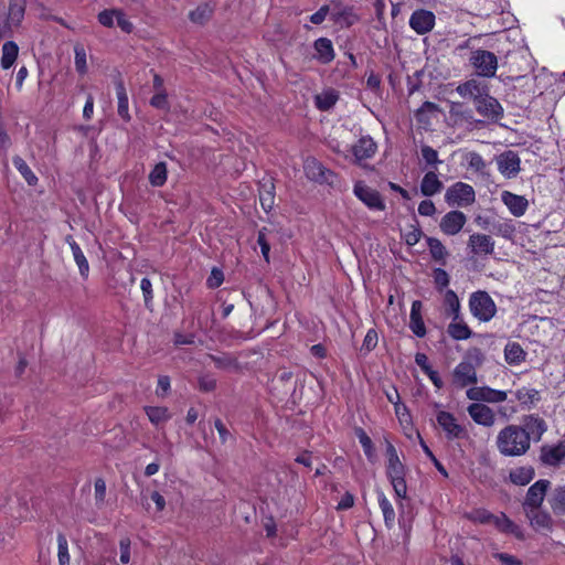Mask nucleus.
Masks as SVG:
<instances>
[{
	"instance_id": "1",
	"label": "nucleus",
	"mask_w": 565,
	"mask_h": 565,
	"mask_svg": "<svg viewBox=\"0 0 565 565\" xmlns=\"http://www.w3.org/2000/svg\"><path fill=\"white\" fill-rule=\"evenodd\" d=\"M456 92L463 98L473 100L476 110L482 117L499 121L503 117V108L497 98L489 94L487 84L469 79L457 86Z\"/></svg>"
},
{
	"instance_id": "2",
	"label": "nucleus",
	"mask_w": 565,
	"mask_h": 565,
	"mask_svg": "<svg viewBox=\"0 0 565 565\" xmlns=\"http://www.w3.org/2000/svg\"><path fill=\"white\" fill-rule=\"evenodd\" d=\"M497 446L504 456H521L530 448V435L524 428L510 425L499 433Z\"/></svg>"
},
{
	"instance_id": "3",
	"label": "nucleus",
	"mask_w": 565,
	"mask_h": 565,
	"mask_svg": "<svg viewBox=\"0 0 565 565\" xmlns=\"http://www.w3.org/2000/svg\"><path fill=\"white\" fill-rule=\"evenodd\" d=\"M468 306L472 317L480 322H489L497 313L494 300L483 290L472 292L469 297Z\"/></svg>"
},
{
	"instance_id": "4",
	"label": "nucleus",
	"mask_w": 565,
	"mask_h": 565,
	"mask_svg": "<svg viewBox=\"0 0 565 565\" xmlns=\"http://www.w3.org/2000/svg\"><path fill=\"white\" fill-rule=\"evenodd\" d=\"M25 7V0H9L7 17L3 20L0 19V39L12 36V28L20 26L24 18Z\"/></svg>"
},
{
	"instance_id": "5",
	"label": "nucleus",
	"mask_w": 565,
	"mask_h": 565,
	"mask_svg": "<svg viewBox=\"0 0 565 565\" xmlns=\"http://www.w3.org/2000/svg\"><path fill=\"white\" fill-rule=\"evenodd\" d=\"M405 475V466L402 463L399 458L387 460L386 476L394 489L397 499H405L407 495Z\"/></svg>"
},
{
	"instance_id": "6",
	"label": "nucleus",
	"mask_w": 565,
	"mask_h": 565,
	"mask_svg": "<svg viewBox=\"0 0 565 565\" xmlns=\"http://www.w3.org/2000/svg\"><path fill=\"white\" fill-rule=\"evenodd\" d=\"M470 63L479 76L493 77L495 75L498 58L493 52L476 50L471 53Z\"/></svg>"
},
{
	"instance_id": "7",
	"label": "nucleus",
	"mask_w": 565,
	"mask_h": 565,
	"mask_svg": "<svg viewBox=\"0 0 565 565\" xmlns=\"http://www.w3.org/2000/svg\"><path fill=\"white\" fill-rule=\"evenodd\" d=\"M438 425L444 430L446 438L449 440L463 439L467 437V429L461 425L454 414L440 411L436 416Z\"/></svg>"
},
{
	"instance_id": "8",
	"label": "nucleus",
	"mask_w": 565,
	"mask_h": 565,
	"mask_svg": "<svg viewBox=\"0 0 565 565\" xmlns=\"http://www.w3.org/2000/svg\"><path fill=\"white\" fill-rule=\"evenodd\" d=\"M478 375L476 366L470 361H461L452 371V384L457 388H465L467 386H476Z\"/></svg>"
},
{
	"instance_id": "9",
	"label": "nucleus",
	"mask_w": 565,
	"mask_h": 565,
	"mask_svg": "<svg viewBox=\"0 0 565 565\" xmlns=\"http://www.w3.org/2000/svg\"><path fill=\"white\" fill-rule=\"evenodd\" d=\"M466 396L470 401L497 404L507 401L508 392L490 386H472L467 390Z\"/></svg>"
},
{
	"instance_id": "10",
	"label": "nucleus",
	"mask_w": 565,
	"mask_h": 565,
	"mask_svg": "<svg viewBox=\"0 0 565 565\" xmlns=\"http://www.w3.org/2000/svg\"><path fill=\"white\" fill-rule=\"evenodd\" d=\"M446 201L452 206H467L475 202V191L469 184L458 182L446 192Z\"/></svg>"
},
{
	"instance_id": "11",
	"label": "nucleus",
	"mask_w": 565,
	"mask_h": 565,
	"mask_svg": "<svg viewBox=\"0 0 565 565\" xmlns=\"http://www.w3.org/2000/svg\"><path fill=\"white\" fill-rule=\"evenodd\" d=\"M353 192L370 210L383 211L385 209L381 194L376 190L366 186L362 181L355 183Z\"/></svg>"
},
{
	"instance_id": "12",
	"label": "nucleus",
	"mask_w": 565,
	"mask_h": 565,
	"mask_svg": "<svg viewBox=\"0 0 565 565\" xmlns=\"http://www.w3.org/2000/svg\"><path fill=\"white\" fill-rule=\"evenodd\" d=\"M436 17L431 11L425 9L415 10L409 18V26L417 34L424 35L435 26Z\"/></svg>"
},
{
	"instance_id": "13",
	"label": "nucleus",
	"mask_w": 565,
	"mask_h": 565,
	"mask_svg": "<svg viewBox=\"0 0 565 565\" xmlns=\"http://www.w3.org/2000/svg\"><path fill=\"white\" fill-rule=\"evenodd\" d=\"M467 412L472 420L481 426L491 427L495 423L494 412L482 403H472L467 407Z\"/></svg>"
},
{
	"instance_id": "14",
	"label": "nucleus",
	"mask_w": 565,
	"mask_h": 565,
	"mask_svg": "<svg viewBox=\"0 0 565 565\" xmlns=\"http://www.w3.org/2000/svg\"><path fill=\"white\" fill-rule=\"evenodd\" d=\"M550 487V481L541 479L533 483L526 493V498L524 501V508L527 510L539 509L543 503L546 491Z\"/></svg>"
},
{
	"instance_id": "15",
	"label": "nucleus",
	"mask_w": 565,
	"mask_h": 565,
	"mask_svg": "<svg viewBox=\"0 0 565 565\" xmlns=\"http://www.w3.org/2000/svg\"><path fill=\"white\" fill-rule=\"evenodd\" d=\"M467 222L466 215L460 211L446 213L440 221V230L447 235L458 234Z\"/></svg>"
},
{
	"instance_id": "16",
	"label": "nucleus",
	"mask_w": 565,
	"mask_h": 565,
	"mask_svg": "<svg viewBox=\"0 0 565 565\" xmlns=\"http://www.w3.org/2000/svg\"><path fill=\"white\" fill-rule=\"evenodd\" d=\"M498 170L502 174H514L520 171V158L516 152L507 150L495 157Z\"/></svg>"
},
{
	"instance_id": "17",
	"label": "nucleus",
	"mask_w": 565,
	"mask_h": 565,
	"mask_svg": "<svg viewBox=\"0 0 565 565\" xmlns=\"http://www.w3.org/2000/svg\"><path fill=\"white\" fill-rule=\"evenodd\" d=\"M491 524L501 533L511 534L519 540L524 539L522 529L510 520L503 512L494 514Z\"/></svg>"
},
{
	"instance_id": "18",
	"label": "nucleus",
	"mask_w": 565,
	"mask_h": 565,
	"mask_svg": "<svg viewBox=\"0 0 565 565\" xmlns=\"http://www.w3.org/2000/svg\"><path fill=\"white\" fill-rule=\"evenodd\" d=\"M501 200L510 213L516 217L524 215L529 206V202L524 196L513 194L509 191L501 193Z\"/></svg>"
},
{
	"instance_id": "19",
	"label": "nucleus",
	"mask_w": 565,
	"mask_h": 565,
	"mask_svg": "<svg viewBox=\"0 0 565 565\" xmlns=\"http://www.w3.org/2000/svg\"><path fill=\"white\" fill-rule=\"evenodd\" d=\"M422 301L414 300L409 313V329L418 338H424L426 335V327L422 316Z\"/></svg>"
},
{
	"instance_id": "20",
	"label": "nucleus",
	"mask_w": 565,
	"mask_h": 565,
	"mask_svg": "<svg viewBox=\"0 0 565 565\" xmlns=\"http://www.w3.org/2000/svg\"><path fill=\"white\" fill-rule=\"evenodd\" d=\"M469 247L473 254H492L494 250V242L491 236L486 234H472L469 237Z\"/></svg>"
},
{
	"instance_id": "21",
	"label": "nucleus",
	"mask_w": 565,
	"mask_h": 565,
	"mask_svg": "<svg viewBox=\"0 0 565 565\" xmlns=\"http://www.w3.org/2000/svg\"><path fill=\"white\" fill-rule=\"evenodd\" d=\"M313 47L316 51L315 57L321 64H328L334 58L333 44L328 38H319L315 41Z\"/></svg>"
},
{
	"instance_id": "22",
	"label": "nucleus",
	"mask_w": 565,
	"mask_h": 565,
	"mask_svg": "<svg viewBox=\"0 0 565 565\" xmlns=\"http://www.w3.org/2000/svg\"><path fill=\"white\" fill-rule=\"evenodd\" d=\"M447 332L454 340L457 341L467 340L472 335V331L465 322L462 315L458 316L457 319H455V317L451 318V322L448 324Z\"/></svg>"
},
{
	"instance_id": "23",
	"label": "nucleus",
	"mask_w": 565,
	"mask_h": 565,
	"mask_svg": "<svg viewBox=\"0 0 565 565\" xmlns=\"http://www.w3.org/2000/svg\"><path fill=\"white\" fill-rule=\"evenodd\" d=\"M420 156L425 163V168L428 170L424 177H437V167L443 163V161L438 159V152L431 147L423 145L420 147Z\"/></svg>"
},
{
	"instance_id": "24",
	"label": "nucleus",
	"mask_w": 565,
	"mask_h": 565,
	"mask_svg": "<svg viewBox=\"0 0 565 565\" xmlns=\"http://www.w3.org/2000/svg\"><path fill=\"white\" fill-rule=\"evenodd\" d=\"M65 242L68 244L73 258L78 267L79 274L82 277L86 278L89 273V265L88 262L79 247V245L74 241V238L71 235H67L65 237Z\"/></svg>"
},
{
	"instance_id": "25",
	"label": "nucleus",
	"mask_w": 565,
	"mask_h": 565,
	"mask_svg": "<svg viewBox=\"0 0 565 565\" xmlns=\"http://www.w3.org/2000/svg\"><path fill=\"white\" fill-rule=\"evenodd\" d=\"M565 458V445L559 443L554 446L543 447L541 459L548 466H557Z\"/></svg>"
},
{
	"instance_id": "26",
	"label": "nucleus",
	"mask_w": 565,
	"mask_h": 565,
	"mask_svg": "<svg viewBox=\"0 0 565 565\" xmlns=\"http://www.w3.org/2000/svg\"><path fill=\"white\" fill-rule=\"evenodd\" d=\"M215 7L210 2L199 4L194 10L189 12V20L199 25H204L213 17Z\"/></svg>"
},
{
	"instance_id": "27",
	"label": "nucleus",
	"mask_w": 565,
	"mask_h": 565,
	"mask_svg": "<svg viewBox=\"0 0 565 565\" xmlns=\"http://www.w3.org/2000/svg\"><path fill=\"white\" fill-rule=\"evenodd\" d=\"M375 151L376 143L369 136L360 138L359 141L352 147L353 156L358 160L371 158Z\"/></svg>"
},
{
	"instance_id": "28",
	"label": "nucleus",
	"mask_w": 565,
	"mask_h": 565,
	"mask_svg": "<svg viewBox=\"0 0 565 565\" xmlns=\"http://www.w3.org/2000/svg\"><path fill=\"white\" fill-rule=\"evenodd\" d=\"M526 515L530 520L531 525L536 530H551L552 527V518L551 515L539 509H531L526 511Z\"/></svg>"
},
{
	"instance_id": "29",
	"label": "nucleus",
	"mask_w": 565,
	"mask_h": 565,
	"mask_svg": "<svg viewBox=\"0 0 565 565\" xmlns=\"http://www.w3.org/2000/svg\"><path fill=\"white\" fill-rule=\"evenodd\" d=\"M116 94L118 98V115L126 121L130 120L128 110V95L124 85V81L120 76L115 79Z\"/></svg>"
},
{
	"instance_id": "30",
	"label": "nucleus",
	"mask_w": 565,
	"mask_h": 565,
	"mask_svg": "<svg viewBox=\"0 0 565 565\" xmlns=\"http://www.w3.org/2000/svg\"><path fill=\"white\" fill-rule=\"evenodd\" d=\"M514 396L524 408H531L541 398L540 392L537 390L525 386L516 390L514 392Z\"/></svg>"
},
{
	"instance_id": "31",
	"label": "nucleus",
	"mask_w": 565,
	"mask_h": 565,
	"mask_svg": "<svg viewBox=\"0 0 565 565\" xmlns=\"http://www.w3.org/2000/svg\"><path fill=\"white\" fill-rule=\"evenodd\" d=\"M525 351L518 342H509L504 348V359L510 365H519L525 360Z\"/></svg>"
},
{
	"instance_id": "32",
	"label": "nucleus",
	"mask_w": 565,
	"mask_h": 565,
	"mask_svg": "<svg viewBox=\"0 0 565 565\" xmlns=\"http://www.w3.org/2000/svg\"><path fill=\"white\" fill-rule=\"evenodd\" d=\"M444 306L449 317L457 319L461 315L460 300L452 289L444 291Z\"/></svg>"
},
{
	"instance_id": "33",
	"label": "nucleus",
	"mask_w": 565,
	"mask_h": 565,
	"mask_svg": "<svg viewBox=\"0 0 565 565\" xmlns=\"http://www.w3.org/2000/svg\"><path fill=\"white\" fill-rule=\"evenodd\" d=\"M377 501L382 511L386 527L392 529L395 523V510L383 491H377Z\"/></svg>"
},
{
	"instance_id": "34",
	"label": "nucleus",
	"mask_w": 565,
	"mask_h": 565,
	"mask_svg": "<svg viewBox=\"0 0 565 565\" xmlns=\"http://www.w3.org/2000/svg\"><path fill=\"white\" fill-rule=\"evenodd\" d=\"M339 99V93L334 89H327L316 95L315 102L319 110H330Z\"/></svg>"
},
{
	"instance_id": "35",
	"label": "nucleus",
	"mask_w": 565,
	"mask_h": 565,
	"mask_svg": "<svg viewBox=\"0 0 565 565\" xmlns=\"http://www.w3.org/2000/svg\"><path fill=\"white\" fill-rule=\"evenodd\" d=\"M534 469L531 466L518 467L510 472V480L518 486H525L534 478Z\"/></svg>"
},
{
	"instance_id": "36",
	"label": "nucleus",
	"mask_w": 565,
	"mask_h": 565,
	"mask_svg": "<svg viewBox=\"0 0 565 565\" xmlns=\"http://www.w3.org/2000/svg\"><path fill=\"white\" fill-rule=\"evenodd\" d=\"M18 53H19L18 44L13 41H7L2 45L1 66L4 70L10 68L14 64V62L18 57Z\"/></svg>"
},
{
	"instance_id": "37",
	"label": "nucleus",
	"mask_w": 565,
	"mask_h": 565,
	"mask_svg": "<svg viewBox=\"0 0 565 565\" xmlns=\"http://www.w3.org/2000/svg\"><path fill=\"white\" fill-rule=\"evenodd\" d=\"M145 412L151 424L156 426L163 424L171 418L169 409L163 406H146Z\"/></svg>"
},
{
	"instance_id": "38",
	"label": "nucleus",
	"mask_w": 565,
	"mask_h": 565,
	"mask_svg": "<svg viewBox=\"0 0 565 565\" xmlns=\"http://www.w3.org/2000/svg\"><path fill=\"white\" fill-rule=\"evenodd\" d=\"M465 163L468 169H470L473 173H478L481 175L489 174L486 171L487 163L482 159V157L477 152H468L463 157Z\"/></svg>"
},
{
	"instance_id": "39",
	"label": "nucleus",
	"mask_w": 565,
	"mask_h": 565,
	"mask_svg": "<svg viewBox=\"0 0 565 565\" xmlns=\"http://www.w3.org/2000/svg\"><path fill=\"white\" fill-rule=\"evenodd\" d=\"M555 514H565V486L557 487L548 499Z\"/></svg>"
},
{
	"instance_id": "40",
	"label": "nucleus",
	"mask_w": 565,
	"mask_h": 565,
	"mask_svg": "<svg viewBox=\"0 0 565 565\" xmlns=\"http://www.w3.org/2000/svg\"><path fill=\"white\" fill-rule=\"evenodd\" d=\"M493 515V513L483 508H477L463 514L467 520L476 524H491Z\"/></svg>"
},
{
	"instance_id": "41",
	"label": "nucleus",
	"mask_w": 565,
	"mask_h": 565,
	"mask_svg": "<svg viewBox=\"0 0 565 565\" xmlns=\"http://www.w3.org/2000/svg\"><path fill=\"white\" fill-rule=\"evenodd\" d=\"M210 359L214 362L215 366L220 370H237L238 361L235 356L223 353L221 355H210Z\"/></svg>"
},
{
	"instance_id": "42",
	"label": "nucleus",
	"mask_w": 565,
	"mask_h": 565,
	"mask_svg": "<svg viewBox=\"0 0 565 565\" xmlns=\"http://www.w3.org/2000/svg\"><path fill=\"white\" fill-rule=\"evenodd\" d=\"M356 437L363 448L364 455L366 456L367 460L373 462L376 458L375 456V449L372 443V439L369 437V435L362 429L358 428L355 430Z\"/></svg>"
},
{
	"instance_id": "43",
	"label": "nucleus",
	"mask_w": 565,
	"mask_h": 565,
	"mask_svg": "<svg viewBox=\"0 0 565 565\" xmlns=\"http://www.w3.org/2000/svg\"><path fill=\"white\" fill-rule=\"evenodd\" d=\"M394 411L399 425L402 426L405 434H407L408 430L413 429V420L407 406L404 404L396 405Z\"/></svg>"
},
{
	"instance_id": "44",
	"label": "nucleus",
	"mask_w": 565,
	"mask_h": 565,
	"mask_svg": "<svg viewBox=\"0 0 565 565\" xmlns=\"http://www.w3.org/2000/svg\"><path fill=\"white\" fill-rule=\"evenodd\" d=\"M270 180L271 179H268V181H270ZM263 188H265L266 190L260 192V195H259L260 205L265 212H269L274 206V200H275L274 192H273L274 184L271 182H269V184L264 183Z\"/></svg>"
},
{
	"instance_id": "45",
	"label": "nucleus",
	"mask_w": 565,
	"mask_h": 565,
	"mask_svg": "<svg viewBox=\"0 0 565 565\" xmlns=\"http://www.w3.org/2000/svg\"><path fill=\"white\" fill-rule=\"evenodd\" d=\"M57 557L60 565H70L68 543L64 534L57 535Z\"/></svg>"
},
{
	"instance_id": "46",
	"label": "nucleus",
	"mask_w": 565,
	"mask_h": 565,
	"mask_svg": "<svg viewBox=\"0 0 565 565\" xmlns=\"http://www.w3.org/2000/svg\"><path fill=\"white\" fill-rule=\"evenodd\" d=\"M429 252L435 260H444L447 256V250L443 243L434 237H429L427 241Z\"/></svg>"
},
{
	"instance_id": "47",
	"label": "nucleus",
	"mask_w": 565,
	"mask_h": 565,
	"mask_svg": "<svg viewBox=\"0 0 565 565\" xmlns=\"http://www.w3.org/2000/svg\"><path fill=\"white\" fill-rule=\"evenodd\" d=\"M443 189L439 179H423L420 191L423 195L430 196L438 193Z\"/></svg>"
},
{
	"instance_id": "48",
	"label": "nucleus",
	"mask_w": 565,
	"mask_h": 565,
	"mask_svg": "<svg viewBox=\"0 0 565 565\" xmlns=\"http://www.w3.org/2000/svg\"><path fill=\"white\" fill-rule=\"evenodd\" d=\"M118 9H105L98 13V22L106 28H113L116 22Z\"/></svg>"
},
{
	"instance_id": "49",
	"label": "nucleus",
	"mask_w": 565,
	"mask_h": 565,
	"mask_svg": "<svg viewBox=\"0 0 565 565\" xmlns=\"http://www.w3.org/2000/svg\"><path fill=\"white\" fill-rule=\"evenodd\" d=\"M94 497L98 508L103 507L106 499V482L103 478H97L94 483Z\"/></svg>"
},
{
	"instance_id": "50",
	"label": "nucleus",
	"mask_w": 565,
	"mask_h": 565,
	"mask_svg": "<svg viewBox=\"0 0 565 565\" xmlns=\"http://www.w3.org/2000/svg\"><path fill=\"white\" fill-rule=\"evenodd\" d=\"M74 51H75V68L79 74L84 75L87 73L85 49L81 45H76Z\"/></svg>"
},
{
	"instance_id": "51",
	"label": "nucleus",
	"mask_w": 565,
	"mask_h": 565,
	"mask_svg": "<svg viewBox=\"0 0 565 565\" xmlns=\"http://www.w3.org/2000/svg\"><path fill=\"white\" fill-rule=\"evenodd\" d=\"M267 228L263 227L258 231L257 234V244L260 247L262 255L266 263H269V253H270V245L266 237Z\"/></svg>"
},
{
	"instance_id": "52",
	"label": "nucleus",
	"mask_w": 565,
	"mask_h": 565,
	"mask_svg": "<svg viewBox=\"0 0 565 565\" xmlns=\"http://www.w3.org/2000/svg\"><path fill=\"white\" fill-rule=\"evenodd\" d=\"M150 105L153 108L168 111L170 109V104L168 100L167 92L156 93L150 99Z\"/></svg>"
},
{
	"instance_id": "53",
	"label": "nucleus",
	"mask_w": 565,
	"mask_h": 565,
	"mask_svg": "<svg viewBox=\"0 0 565 565\" xmlns=\"http://www.w3.org/2000/svg\"><path fill=\"white\" fill-rule=\"evenodd\" d=\"M379 337L375 329H369L361 347V350L370 352L377 345Z\"/></svg>"
},
{
	"instance_id": "54",
	"label": "nucleus",
	"mask_w": 565,
	"mask_h": 565,
	"mask_svg": "<svg viewBox=\"0 0 565 565\" xmlns=\"http://www.w3.org/2000/svg\"><path fill=\"white\" fill-rule=\"evenodd\" d=\"M434 282L439 291H443L449 285V276L443 268L434 270Z\"/></svg>"
},
{
	"instance_id": "55",
	"label": "nucleus",
	"mask_w": 565,
	"mask_h": 565,
	"mask_svg": "<svg viewBox=\"0 0 565 565\" xmlns=\"http://www.w3.org/2000/svg\"><path fill=\"white\" fill-rule=\"evenodd\" d=\"M224 281L223 271L218 268H213L211 274L206 280V285L209 288L214 289L220 287Z\"/></svg>"
},
{
	"instance_id": "56",
	"label": "nucleus",
	"mask_w": 565,
	"mask_h": 565,
	"mask_svg": "<svg viewBox=\"0 0 565 565\" xmlns=\"http://www.w3.org/2000/svg\"><path fill=\"white\" fill-rule=\"evenodd\" d=\"M199 388L202 392H212L216 388V380L209 374L199 377Z\"/></svg>"
},
{
	"instance_id": "57",
	"label": "nucleus",
	"mask_w": 565,
	"mask_h": 565,
	"mask_svg": "<svg viewBox=\"0 0 565 565\" xmlns=\"http://www.w3.org/2000/svg\"><path fill=\"white\" fill-rule=\"evenodd\" d=\"M130 545L131 542L129 539H121L119 542V550H120V563L126 565L130 562Z\"/></svg>"
},
{
	"instance_id": "58",
	"label": "nucleus",
	"mask_w": 565,
	"mask_h": 565,
	"mask_svg": "<svg viewBox=\"0 0 565 565\" xmlns=\"http://www.w3.org/2000/svg\"><path fill=\"white\" fill-rule=\"evenodd\" d=\"M116 24L126 33H130L134 30L132 23L127 19L125 12L118 9Z\"/></svg>"
},
{
	"instance_id": "59",
	"label": "nucleus",
	"mask_w": 565,
	"mask_h": 565,
	"mask_svg": "<svg viewBox=\"0 0 565 565\" xmlns=\"http://www.w3.org/2000/svg\"><path fill=\"white\" fill-rule=\"evenodd\" d=\"M13 164L23 177H34L31 169L21 157H14Z\"/></svg>"
},
{
	"instance_id": "60",
	"label": "nucleus",
	"mask_w": 565,
	"mask_h": 565,
	"mask_svg": "<svg viewBox=\"0 0 565 565\" xmlns=\"http://www.w3.org/2000/svg\"><path fill=\"white\" fill-rule=\"evenodd\" d=\"M330 11L329 6H322L317 12L310 15V22L313 24H321Z\"/></svg>"
},
{
	"instance_id": "61",
	"label": "nucleus",
	"mask_w": 565,
	"mask_h": 565,
	"mask_svg": "<svg viewBox=\"0 0 565 565\" xmlns=\"http://www.w3.org/2000/svg\"><path fill=\"white\" fill-rule=\"evenodd\" d=\"M494 557L503 565H522V562L518 557L508 553H495Z\"/></svg>"
},
{
	"instance_id": "62",
	"label": "nucleus",
	"mask_w": 565,
	"mask_h": 565,
	"mask_svg": "<svg viewBox=\"0 0 565 565\" xmlns=\"http://www.w3.org/2000/svg\"><path fill=\"white\" fill-rule=\"evenodd\" d=\"M435 212V204L430 200H424L418 205V213L423 216H431Z\"/></svg>"
},
{
	"instance_id": "63",
	"label": "nucleus",
	"mask_w": 565,
	"mask_h": 565,
	"mask_svg": "<svg viewBox=\"0 0 565 565\" xmlns=\"http://www.w3.org/2000/svg\"><path fill=\"white\" fill-rule=\"evenodd\" d=\"M354 504V497L350 492H345L338 502L337 510H348Z\"/></svg>"
},
{
	"instance_id": "64",
	"label": "nucleus",
	"mask_w": 565,
	"mask_h": 565,
	"mask_svg": "<svg viewBox=\"0 0 565 565\" xmlns=\"http://www.w3.org/2000/svg\"><path fill=\"white\" fill-rule=\"evenodd\" d=\"M140 288L142 290L145 301L148 302L152 299V284L149 278H142L140 281Z\"/></svg>"
}]
</instances>
